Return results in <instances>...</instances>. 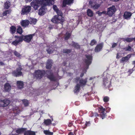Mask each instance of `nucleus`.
<instances>
[{
  "instance_id": "obj_48",
  "label": "nucleus",
  "mask_w": 135,
  "mask_h": 135,
  "mask_svg": "<svg viewBox=\"0 0 135 135\" xmlns=\"http://www.w3.org/2000/svg\"><path fill=\"white\" fill-rule=\"evenodd\" d=\"M86 72V71L85 70H84L83 71V72H82L80 76L81 77H82L84 75V73Z\"/></svg>"
},
{
  "instance_id": "obj_28",
  "label": "nucleus",
  "mask_w": 135,
  "mask_h": 135,
  "mask_svg": "<svg viewBox=\"0 0 135 135\" xmlns=\"http://www.w3.org/2000/svg\"><path fill=\"white\" fill-rule=\"evenodd\" d=\"M11 86L8 83H6L4 85V88L6 91H9L11 89Z\"/></svg>"
},
{
  "instance_id": "obj_9",
  "label": "nucleus",
  "mask_w": 135,
  "mask_h": 135,
  "mask_svg": "<svg viewBox=\"0 0 135 135\" xmlns=\"http://www.w3.org/2000/svg\"><path fill=\"white\" fill-rule=\"evenodd\" d=\"M116 10L115 6H112V7L108 8L107 14L109 16H111L115 13Z\"/></svg>"
},
{
  "instance_id": "obj_1",
  "label": "nucleus",
  "mask_w": 135,
  "mask_h": 135,
  "mask_svg": "<svg viewBox=\"0 0 135 135\" xmlns=\"http://www.w3.org/2000/svg\"><path fill=\"white\" fill-rule=\"evenodd\" d=\"M54 3V0H35L32 1L30 4L31 7L35 10L37 9L38 7L42 6L50 5Z\"/></svg>"
},
{
  "instance_id": "obj_54",
  "label": "nucleus",
  "mask_w": 135,
  "mask_h": 135,
  "mask_svg": "<svg viewBox=\"0 0 135 135\" xmlns=\"http://www.w3.org/2000/svg\"><path fill=\"white\" fill-rule=\"evenodd\" d=\"M36 61V60H34L33 61H32V64L34 65L36 64V63L35 62Z\"/></svg>"
},
{
  "instance_id": "obj_29",
  "label": "nucleus",
  "mask_w": 135,
  "mask_h": 135,
  "mask_svg": "<svg viewBox=\"0 0 135 135\" xmlns=\"http://www.w3.org/2000/svg\"><path fill=\"white\" fill-rule=\"evenodd\" d=\"M87 14L88 16L90 17H91L93 15V11L89 9H87Z\"/></svg>"
},
{
  "instance_id": "obj_57",
  "label": "nucleus",
  "mask_w": 135,
  "mask_h": 135,
  "mask_svg": "<svg viewBox=\"0 0 135 135\" xmlns=\"http://www.w3.org/2000/svg\"><path fill=\"white\" fill-rule=\"evenodd\" d=\"M110 108L109 107H108L107 108V110L108 111H109L110 110Z\"/></svg>"
},
{
  "instance_id": "obj_6",
  "label": "nucleus",
  "mask_w": 135,
  "mask_h": 135,
  "mask_svg": "<svg viewBox=\"0 0 135 135\" xmlns=\"http://www.w3.org/2000/svg\"><path fill=\"white\" fill-rule=\"evenodd\" d=\"M26 130V128H19L17 130H13L10 135H17L18 134L25 132Z\"/></svg>"
},
{
  "instance_id": "obj_7",
  "label": "nucleus",
  "mask_w": 135,
  "mask_h": 135,
  "mask_svg": "<svg viewBox=\"0 0 135 135\" xmlns=\"http://www.w3.org/2000/svg\"><path fill=\"white\" fill-rule=\"evenodd\" d=\"M44 73V71L38 70L35 71L34 73V75L37 78L40 79L43 76Z\"/></svg>"
},
{
  "instance_id": "obj_55",
  "label": "nucleus",
  "mask_w": 135,
  "mask_h": 135,
  "mask_svg": "<svg viewBox=\"0 0 135 135\" xmlns=\"http://www.w3.org/2000/svg\"><path fill=\"white\" fill-rule=\"evenodd\" d=\"M95 78V76L90 77L89 79V80H93V79Z\"/></svg>"
},
{
  "instance_id": "obj_51",
  "label": "nucleus",
  "mask_w": 135,
  "mask_h": 135,
  "mask_svg": "<svg viewBox=\"0 0 135 135\" xmlns=\"http://www.w3.org/2000/svg\"><path fill=\"white\" fill-rule=\"evenodd\" d=\"M117 44L115 43H113L112 45V47L113 48H114L115 47L117 46Z\"/></svg>"
},
{
  "instance_id": "obj_37",
  "label": "nucleus",
  "mask_w": 135,
  "mask_h": 135,
  "mask_svg": "<svg viewBox=\"0 0 135 135\" xmlns=\"http://www.w3.org/2000/svg\"><path fill=\"white\" fill-rule=\"evenodd\" d=\"M22 101L25 106H27L28 105V102L27 100L24 99L22 100Z\"/></svg>"
},
{
  "instance_id": "obj_25",
  "label": "nucleus",
  "mask_w": 135,
  "mask_h": 135,
  "mask_svg": "<svg viewBox=\"0 0 135 135\" xmlns=\"http://www.w3.org/2000/svg\"><path fill=\"white\" fill-rule=\"evenodd\" d=\"M52 61L51 60H49L47 62L46 67L47 69H50L52 66Z\"/></svg>"
},
{
  "instance_id": "obj_19",
  "label": "nucleus",
  "mask_w": 135,
  "mask_h": 135,
  "mask_svg": "<svg viewBox=\"0 0 135 135\" xmlns=\"http://www.w3.org/2000/svg\"><path fill=\"white\" fill-rule=\"evenodd\" d=\"M132 15V13L130 12H126L124 14V17L126 19H129L130 18Z\"/></svg>"
},
{
  "instance_id": "obj_39",
  "label": "nucleus",
  "mask_w": 135,
  "mask_h": 135,
  "mask_svg": "<svg viewBox=\"0 0 135 135\" xmlns=\"http://www.w3.org/2000/svg\"><path fill=\"white\" fill-rule=\"evenodd\" d=\"M13 110L15 112H17V113H19V110L18 109V108L17 107H13Z\"/></svg>"
},
{
  "instance_id": "obj_38",
  "label": "nucleus",
  "mask_w": 135,
  "mask_h": 135,
  "mask_svg": "<svg viewBox=\"0 0 135 135\" xmlns=\"http://www.w3.org/2000/svg\"><path fill=\"white\" fill-rule=\"evenodd\" d=\"M17 33L21 34L22 33V28L20 26H18L17 30Z\"/></svg>"
},
{
  "instance_id": "obj_34",
  "label": "nucleus",
  "mask_w": 135,
  "mask_h": 135,
  "mask_svg": "<svg viewBox=\"0 0 135 135\" xmlns=\"http://www.w3.org/2000/svg\"><path fill=\"white\" fill-rule=\"evenodd\" d=\"M10 31L12 33H15L16 30V28L14 26H12L10 27Z\"/></svg>"
},
{
  "instance_id": "obj_27",
  "label": "nucleus",
  "mask_w": 135,
  "mask_h": 135,
  "mask_svg": "<svg viewBox=\"0 0 135 135\" xmlns=\"http://www.w3.org/2000/svg\"><path fill=\"white\" fill-rule=\"evenodd\" d=\"M24 135H35V133L34 132L28 131L25 132Z\"/></svg>"
},
{
  "instance_id": "obj_60",
  "label": "nucleus",
  "mask_w": 135,
  "mask_h": 135,
  "mask_svg": "<svg viewBox=\"0 0 135 135\" xmlns=\"http://www.w3.org/2000/svg\"><path fill=\"white\" fill-rule=\"evenodd\" d=\"M102 14H106V12L105 11H103L102 12Z\"/></svg>"
},
{
  "instance_id": "obj_15",
  "label": "nucleus",
  "mask_w": 135,
  "mask_h": 135,
  "mask_svg": "<svg viewBox=\"0 0 135 135\" xmlns=\"http://www.w3.org/2000/svg\"><path fill=\"white\" fill-rule=\"evenodd\" d=\"M135 55V53H134V54H128L126 56L122 57L121 59V61L123 62H126L131 57L132 55Z\"/></svg>"
},
{
  "instance_id": "obj_30",
  "label": "nucleus",
  "mask_w": 135,
  "mask_h": 135,
  "mask_svg": "<svg viewBox=\"0 0 135 135\" xmlns=\"http://www.w3.org/2000/svg\"><path fill=\"white\" fill-rule=\"evenodd\" d=\"M17 83L18 87L19 88H21L23 86V82L21 81H18Z\"/></svg>"
},
{
  "instance_id": "obj_31",
  "label": "nucleus",
  "mask_w": 135,
  "mask_h": 135,
  "mask_svg": "<svg viewBox=\"0 0 135 135\" xmlns=\"http://www.w3.org/2000/svg\"><path fill=\"white\" fill-rule=\"evenodd\" d=\"M30 24H35L37 21L36 19L34 18H31L30 19Z\"/></svg>"
},
{
  "instance_id": "obj_13",
  "label": "nucleus",
  "mask_w": 135,
  "mask_h": 135,
  "mask_svg": "<svg viewBox=\"0 0 135 135\" xmlns=\"http://www.w3.org/2000/svg\"><path fill=\"white\" fill-rule=\"evenodd\" d=\"M9 100H0V107H4L8 105L10 103Z\"/></svg>"
},
{
  "instance_id": "obj_24",
  "label": "nucleus",
  "mask_w": 135,
  "mask_h": 135,
  "mask_svg": "<svg viewBox=\"0 0 135 135\" xmlns=\"http://www.w3.org/2000/svg\"><path fill=\"white\" fill-rule=\"evenodd\" d=\"M80 86L79 85V84H77L76 85L74 89V90L75 93H77L79 92Z\"/></svg>"
},
{
  "instance_id": "obj_14",
  "label": "nucleus",
  "mask_w": 135,
  "mask_h": 135,
  "mask_svg": "<svg viewBox=\"0 0 135 135\" xmlns=\"http://www.w3.org/2000/svg\"><path fill=\"white\" fill-rule=\"evenodd\" d=\"M21 66H19V68L17 69L16 71H13L12 73V74L15 76H21L22 75V73L21 71Z\"/></svg>"
},
{
  "instance_id": "obj_59",
  "label": "nucleus",
  "mask_w": 135,
  "mask_h": 135,
  "mask_svg": "<svg viewBox=\"0 0 135 135\" xmlns=\"http://www.w3.org/2000/svg\"><path fill=\"white\" fill-rule=\"evenodd\" d=\"M132 64H133L134 65V67H135V61H134L133 62Z\"/></svg>"
},
{
  "instance_id": "obj_50",
  "label": "nucleus",
  "mask_w": 135,
  "mask_h": 135,
  "mask_svg": "<svg viewBox=\"0 0 135 135\" xmlns=\"http://www.w3.org/2000/svg\"><path fill=\"white\" fill-rule=\"evenodd\" d=\"M90 124V123L89 122H86V124H85L86 126V127L89 126Z\"/></svg>"
},
{
  "instance_id": "obj_56",
  "label": "nucleus",
  "mask_w": 135,
  "mask_h": 135,
  "mask_svg": "<svg viewBox=\"0 0 135 135\" xmlns=\"http://www.w3.org/2000/svg\"><path fill=\"white\" fill-rule=\"evenodd\" d=\"M68 135H74L73 133L72 132H70L68 134Z\"/></svg>"
},
{
  "instance_id": "obj_47",
  "label": "nucleus",
  "mask_w": 135,
  "mask_h": 135,
  "mask_svg": "<svg viewBox=\"0 0 135 135\" xmlns=\"http://www.w3.org/2000/svg\"><path fill=\"white\" fill-rule=\"evenodd\" d=\"M109 99V97H105L103 98V100L105 102H107L108 101Z\"/></svg>"
},
{
  "instance_id": "obj_41",
  "label": "nucleus",
  "mask_w": 135,
  "mask_h": 135,
  "mask_svg": "<svg viewBox=\"0 0 135 135\" xmlns=\"http://www.w3.org/2000/svg\"><path fill=\"white\" fill-rule=\"evenodd\" d=\"M73 46L74 47L76 48H79L80 47V45L78 44L77 43H75L74 42H73Z\"/></svg>"
},
{
  "instance_id": "obj_53",
  "label": "nucleus",
  "mask_w": 135,
  "mask_h": 135,
  "mask_svg": "<svg viewBox=\"0 0 135 135\" xmlns=\"http://www.w3.org/2000/svg\"><path fill=\"white\" fill-rule=\"evenodd\" d=\"M97 14H98V15H99V16H101L102 14V12H99V11L97 12Z\"/></svg>"
},
{
  "instance_id": "obj_33",
  "label": "nucleus",
  "mask_w": 135,
  "mask_h": 135,
  "mask_svg": "<svg viewBox=\"0 0 135 135\" xmlns=\"http://www.w3.org/2000/svg\"><path fill=\"white\" fill-rule=\"evenodd\" d=\"M91 7L94 9H97L100 6V5L98 4H95L94 5H91Z\"/></svg>"
},
{
  "instance_id": "obj_18",
  "label": "nucleus",
  "mask_w": 135,
  "mask_h": 135,
  "mask_svg": "<svg viewBox=\"0 0 135 135\" xmlns=\"http://www.w3.org/2000/svg\"><path fill=\"white\" fill-rule=\"evenodd\" d=\"M29 21L27 20H22L21 22V25L23 27H25L28 26L29 23Z\"/></svg>"
},
{
  "instance_id": "obj_12",
  "label": "nucleus",
  "mask_w": 135,
  "mask_h": 135,
  "mask_svg": "<svg viewBox=\"0 0 135 135\" xmlns=\"http://www.w3.org/2000/svg\"><path fill=\"white\" fill-rule=\"evenodd\" d=\"M86 59L85 61L84 62L85 64L88 66L90 65L91 62L92 60V57L91 55H86Z\"/></svg>"
},
{
  "instance_id": "obj_52",
  "label": "nucleus",
  "mask_w": 135,
  "mask_h": 135,
  "mask_svg": "<svg viewBox=\"0 0 135 135\" xmlns=\"http://www.w3.org/2000/svg\"><path fill=\"white\" fill-rule=\"evenodd\" d=\"M72 124L73 123L72 122H69L68 124V126L70 127L72 125Z\"/></svg>"
},
{
  "instance_id": "obj_49",
  "label": "nucleus",
  "mask_w": 135,
  "mask_h": 135,
  "mask_svg": "<svg viewBox=\"0 0 135 135\" xmlns=\"http://www.w3.org/2000/svg\"><path fill=\"white\" fill-rule=\"evenodd\" d=\"M134 70L133 69H131L128 71V72L130 74H131Z\"/></svg>"
},
{
  "instance_id": "obj_20",
  "label": "nucleus",
  "mask_w": 135,
  "mask_h": 135,
  "mask_svg": "<svg viewBox=\"0 0 135 135\" xmlns=\"http://www.w3.org/2000/svg\"><path fill=\"white\" fill-rule=\"evenodd\" d=\"M103 46V43H101L97 45L95 48V51L96 52H98L100 51L102 48Z\"/></svg>"
},
{
  "instance_id": "obj_40",
  "label": "nucleus",
  "mask_w": 135,
  "mask_h": 135,
  "mask_svg": "<svg viewBox=\"0 0 135 135\" xmlns=\"http://www.w3.org/2000/svg\"><path fill=\"white\" fill-rule=\"evenodd\" d=\"M11 12V11L9 10H7L3 12V16L7 15V14H9Z\"/></svg>"
},
{
  "instance_id": "obj_44",
  "label": "nucleus",
  "mask_w": 135,
  "mask_h": 135,
  "mask_svg": "<svg viewBox=\"0 0 135 135\" xmlns=\"http://www.w3.org/2000/svg\"><path fill=\"white\" fill-rule=\"evenodd\" d=\"M96 43V41L94 40H92L91 41L90 43V45L91 46H93Z\"/></svg>"
},
{
  "instance_id": "obj_45",
  "label": "nucleus",
  "mask_w": 135,
  "mask_h": 135,
  "mask_svg": "<svg viewBox=\"0 0 135 135\" xmlns=\"http://www.w3.org/2000/svg\"><path fill=\"white\" fill-rule=\"evenodd\" d=\"M70 52V50L66 49H64L63 50V52L64 53H69Z\"/></svg>"
},
{
  "instance_id": "obj_21",
  "label": "nucleus",
  "mask_w": 135,
  "mask_h": 135,
  "mask_svg": "<svg viewBox=\"0 0 135 135\" xmlns=\"http://www.w3.org/2000/svg\"><path fill=\"white\" fill-rule=\"evenodd\" d=\"M53 7L54 10L56 11L58 15H63L62 12L58 9L57 6L56 5H53Z\"/></svg>"
},
{
  "instance_id": "obj_5",
  "label": "nucleus",
  "mask_w": 135,
  "mask_h": 135,
  "mask_svg": "<svg viewBox=\"0 0 135 135\" xmlns=\"http://www.w3.org/2000/svg\"><path fill=\"white\" fill-rule=\"evenodd\" d=\"M47 77L50 80L55 81L58 79L59 78L57 75H56L55 76H54L53 74L50 71H48L47 72Z\"/></svg>"
},
{
  "instance_id": "obj_11",
  "label": "nucleus",
  "mask_w": 135,
  "mask_h": 135,
  "mask_svg": "<svg viewBox=\"0 0 135 135\" xmlns=\"http://www.w3.org/2000/svg\"><path fill=\"white\" fill-rule=\"evenodd\" d=\"M15 37L16 38V40L13 42L12 43L13 45L16 46L19 42L22 41V38L21 37V36H15Z\"/></svg>"
},
{
  "instance_id": "obj_32",
  "label": "nucleus",
  "mask_w": 135,
  "mask_h": 135,
  "mask_svg": "<svg viewBox=\"0 0 135 135\" xmlns=\"http://www.w3.org/2000/svg\"><path fill=\"white\" fill-rule=\"evenodd\" d=\"M44 133L46 135H53V132H50L47 130L44 131Z\"/></svg>"
},
{
  "instance_id": "obj_35",
  "label": "nucleus",
  "mask_w": 135,
  "mask_h": 135,
  "mask_svg": "<svg viewBox=\"0 0 135 135\" xmlns=\"http://www.w3.org/2000/svg\"><path fill=\"white\" fill-rule=\"evenodd\" d=\"M10 6V3L9 1H7L4 4V8L6 9H8Z\"/></svg>"
},
{
  "instance_id": "obj_43",
  "label": "nucleus",
  "mask_w": 135,
  "mask_h": 135,
  "mask_svg": "<svg viewBox=\"0 0 135 135\" xmlns=\"http://www.w3.org/2000/svg\"><path fill=\"white\" fill-rule=\"evenodd\" d=\"M70 36V33H69L67 32L66 33L65 36V40H68Z\"/></svg>"
},
{
  "instance_id": "obj_62",
  "label": "nucleus",
  "mask_w": 135,
  "mask_h": 135,
  "mask_svg": "<svg viewBox=\"0 0 135 135\" xmlns=\"http://www.w3.org/2000/svg\"><path fill=\"white\" fill-rule=\"evenodd\" d=\"M113 1L117 2L119 1V0H112Z\"/></svg>"
},
{
  "instance_id": "obj_26",
  "label": "nucleus",
  "mask_w": 135,
  "mask_h": 135,
  "mask_svg": "<svg viewBox=\"0 0 135 135\" xmlns=\"http://www.w3.org/2000/svg\"><path fill=\"white\" fill-rule=\"evenodd\" d=\"M123 41L125 42H130L132 41L133 40L135 41V38H125L123 39Z\"/></svg>"
},
{
  "instance_id": "obj_63",
  "label": "nucleus",
  "mask_w": 135,
  "mask_h": 135,
  "mask_svg": "<svg viewBox=\"0 0 135 135\" xmlns=\"http://www.w3.org/2000/svg\"><path fill=\"white\" fill-rule=\"evenodd\" d=\"M119 56L118 55V54H117V58H119Z\"/></svg>"
},
{
  "instance_id": "obj_4",
  "label": "nucleus",
  "mask_w": 135,
  "mask_h": 135,
  "mask_svg": "<svg viewBox=\"0 0 135 135\" xmlns=\"http://www.w3.org/2000/svg\"><path fill=\"white\" fill-rule=\"evenodd\" d=\"M31 10V7L29 6H25L22 8L21 14L22 15L27 14Z\"/></svg>"
},
{
  "instance_id": "obj_46",
  "label": "nucleus",
  "mask_w": 135,
  "mask_h": 135,
  "mask_svg": "<svg viewBox=\"0 0 135 135\" xmlns=\"http://www.w3.org/2000/svg\"><path fill=\"white\" fill-rule=\"evenodd\" d=\"M51 47H50L49 48V49H47V51L48 52L49 54H50L52 53L53 52V51L52 50H51Z\"/></svg>"
},
{
  "instance_id": "obj_36",
  "label": "nucleus",
  "mask_w": 135,
  "mask_h": 135,
  "mask_svg": "<svg viewBox=\"0 0 135 135\" xmlns=\"http://www.w3.org/2000/svg\"><path fill=\"white\" fill-rule=\"evenodd\" d=\"M124 49L126 51H134L133 49H132L131 47L129 46L127 47L124 48Z\"/></svg>"
},
{
  "instance_id": "obj_8",
  "label": "nucleus",
  "mask_w": 135,
  "mask_h": 135,
  "mask_svg": "<svg viewBox=\"0 0 135 135\" xmlns=\"http://www.w3.org/2000/svg\"><path fill=\"white\" fill-rule=\"evenodd\" d=\"M34 35V34H30L26 36H22L21 37L22 38V41L24 40L25 41L28 42L31 41L33 36Z\"/></svg>"
},
{
  "instance_id": "obj_10",
  "label": "nucleus",
  "mask_w": 135,
  "mask_h": 135,
  "mask_svg": "<svg viewBox=\"0 0 135 135\" xmlns=\"http://www.w3.org/2000/svg\"><path fill=\"white\" fill-rule=\"evenodd\" d=\"M98 110L100 113V114L101 117L103 119L105 118L106 116V113L104 112L105 110V109L103 108L102 107L100 106Z\"/></svg>"
},
{
  "instance_id": "obj_61",
  "label": "nucleus",
  "mask_w": 135,
  "mask_h": 135,
  "mask_svg": "<svg viewBox=\"0 0 135 135\" xmlns=\"http://www.w3.org/2000/svg\"><path fill=\"white\" fill-rule=\"evenodd\" d=\"M95 116L96 117V116H98V114H97V113H96L95 114Z\"/></svg>"
},
{
  "instance_id": "obj_22",
  "label": "nucleus",
  "mask_w": 135,
  "mask_h": 135,
  "mask_svg": "<svg viewBox=\"0 0 135 135\" xmlns=\"http://www.w3.org/2000/svg\"><path fill=\"white\" fill-rule=\"evenodd\" d=\"M53 120L52 118L51 119V120L49 119H44L43 123L46 126H48L51 123L52 121Z\"/></svg>"
},
{
  "instance_id": "obj_2",
  "label": "nucleus",
  "mask_w": 135,
  "mask_h": 135,
  "mask_svg": "<svg viewBox=\"0 0 135 135\" xmlns=\"http://www.w3.org/2000/svg\"><path fill=\"white\" fill-rule=\"evenodd\" d=\"M62 15L54 16L51 19V21L54 23H61L62 25V23L64 21V18L62 17Z\"/></svg>"
},
{
  "instance_id": "obj_58",
  "label": "nucleus",
  "mask_w": 135,
  "mask_h": 135,
  "mask_svg": "<svg viewBox=\"0 0 135 135\" xmlns=\"http://www.w3.org/2000/svg\"><path fill=\"white\" fill-rule=\"evenodd\" d=\"M0 64L1 65H4V64L2 62H0Z\"/></svg>"
},
{
  "instance_id": "obj_16",
  "label": "nucleus",
  "mask_w": 135,
  "mask_h": 135,
  "mask_svg": "<svg viewBox=\"0 0 135 135\" xmlns=\"http://www.w3.org/2000/svg\"><path fill=\"white\" fill-rule=\"evenodd\" d=\"M104 85L106 88H109L110 86V79H105L103 80Z\"/></svg>"
},
{
  "instance_id": "obj_3",
  "label": "nucleus",
  "mask_w": 135,
  "mask_h": 135,
  "mask_svg": "<svg viewBox=\"0 0 135 135\" xmlns=\"http://www.w3.org/2000/svg\"><path fill=\"white\" fill-rule=\"evenodd\" d=\"M75 81L77 83L79 84V85L81 87L84 86L87 82V79H80L79 77H76L75 79Z\"/></svg>"
},
{
  "instance_id": "obj_64",
  "label": "nucleus",
  "mask_w": 135,
  "mask_h": 135,
  "mask_svg": "<svg viewBox=\"0 0 135 135\" xmlns=\"http://www.w3.org/2000/svg\"><path fill=\"white\" fill-rule=\"evenodd\" d=\"M91 1H90L89 2V4H91Z\"/></svg>"
},
{
  "instance_id": "obj_42",
  "label": "nucleus",
  "mask_w": 135,
  "mask_h": 135,
  "mask_svg": "<svg viewBox=\"0 0 135 135\" xmlns=\"http://www.w3.org/2000/svg\"><path fill=\"white\" fill-rule=\"evenodd\" d=\"M13 53H14V55L16 56H17V57H19V58L21 56V55L17 51H14Z\"/></svg>"
},
{
  "instance_id": "obj_23",
  "label": "nucleus",
  "mask_w": 135,
  "mask_h": 135,
  "mask_svg": "<svg viewBox=\"0 0 135 135\" xmlns=\"http://www.w3.org/2000/svg\"><path fill=\"white\" fill-rule=\"evenodd\" d=\"M73 0H64L63 6L65 7L66 4L70 5L73 3Z\"/></svg>"
},
{
  "instance_id": "obj_17",
  "label": "nucleus",
  "mask_w": 135,
  "mask_h": 135,
  "mask_svg": "<svg viewBox=\"0 0 135 135\" xmlns=\"http://www.w3.org/2000/svg\"><path fill=\"white\" fill-rule=\"evenodd\" d=\"M45 6H41V7L40 9L38 12V14L40 15H44L45 12V9L44 7Z\"/></svg>"
}]
</instances>
